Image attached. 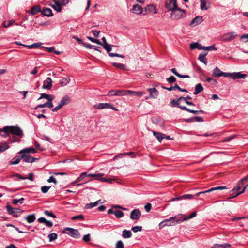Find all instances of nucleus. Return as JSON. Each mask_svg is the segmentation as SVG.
Segmentation results:
<instances>
[{"instance_id": "nucleus-1", "label": "nucleus", "mask_w": 248, "mask_h": 248, "mask_svg": "<svg viewBox=\"0 0 248 248\" xmlns=\"http://www.w3.org/2000/svg\"><path fill=\"white\" fill-rule=\"evenodd\" d=\"M10 134L22 137L23 135L22 130L18 126H6L3 129L0 128V135L3 137H8Z\"/></svg>"}, {"instance_id": "nucleus-2", "label": "nucleus", "mask_w": 248, "mask_h": 248, "mask_svg": "<svg viewBox=\"0 0 248 248\" xmlns=\"http://www.w3.org/2000/svg\"><path fill=\"white\" fill-rule=\"evenodd\" d=\"M182 100V97H180L177 99H173L170 102L169 105L172 107H177L183 110H186L194 114H199V113H204L203 110H194L193 109H190L185 106H180V104Z\"/></svg>"}, {"instance_id": "nucleus-3", "label": "nucleus", "mask_w": 248, "mask_h": 248, "mask_svg": "<svg viewBox=\"0 0 248 248\" xmlns=\"http://www.w3.org/2000/svg\"><path fill=\"white\" fill-rule=\"evenodd\" d=\"M186 16V11L178 7L171 11L170 17L173 20H179L185 17Z\"/></svg>"}, {"instance_id": "nucleus-4", "label": "nucleus", "mask_w": 248, "mask_h": 248, "mask_svg": "<svg viewBox=\"0 0 248 248\" xmlns=\"http://www.w3.org/2000/svg\"><path fill=\"white\" fill-rule=\"evenodd\" d=\"M180 222V220L176 219V217H171L169 219L164 220L159 223L158 226L159 229H162L165 226H173L176 224Z\"/></svg>"}, {"instance_id": "nucleus-5", "label": "nucleus", "mask_w": 248, "mask_h": 248, "mask_svg": "<svg viewBox=\"0 0 248 248\" xmlns=\"http://www.w3.org/2000/svg\"><path fill=\"white\" fill-rule=\"evenodd\" d=\"M62 233L67 234L73 238L78 239L80 238V234L79 231L75 229L66 227L62 231Z\"/></svg>"}, {"instance_id": "nucleus-6", "label": "nucleus", "mask_w": 248, "mask_h": 248, "mask_svg": "<svg viewBox=\"0 0 248 248\" xmlns=\"http://www.w3.org/2000/svg\"><path fill=\"white\" fill-rule=\"evenodd\" d=\"M6 209L8 213L15 217H18L23 212V210L19 208H13L8 204L6 206Z\"/></svg>"}, {"instance_id": "nucleus-7", "label": "nucleus", "mask_w": 248, "mask_h": 248, "mask_svg": "<svg viewBox=\"0 0 248 248\" xmlns=\"http://www.w3.org/2000/svg\"><path fill=\"white\" fill-rule=\"evenodd\" d=\"M93 107L94 108L97 109L110 108L115 111H118V109L115 107L110 103H100L98 104L94 105Z\"/></svg>"}, {"instance_id": "nucleus-8", "label": "nucleus", "mask_w": 248, "mask_h": 248, "mask_svg": "<svg viewBox=\"0 0 248 248\" xmlns=\"http://www.w3.org/2000/svg\"><path fill=\"white\" fill-rule=\"evenodd\" d=\"M70 102L69 97L67 96H64L63 97L59 103L58 105L52 109L53 112H57L58 110L60 109L63 106L65 105L69 104Z\"/></svg>"}, {"instance_id": "nucleus-9", "label": "nucleus", "mask_w": 248, "mask_h": 248, "mask_svg": "<svg viewBox=\"0 0 248 248\" xmlns=\"http://www.w3.org/2000/svg\"><path fill=\"white\" fill-rule=\"evenodd\" d=\"M237 35L234 32L225 33L220 37V40L223 42H229L234 39Z\"/></svg>"}, {"instance_id": "nucleus-10", "label": "nucleus", "mask_w": 248, "mask_h": 248, "mask_svg": "<svg viewBox=\"0 0 248 248\" xmlns=\"http://www.w3.org/2000/svg\"><path fill=\"white\" fill-rule=\"evenodd\" d=\"M177 7L176 0H167L165 2V8L169 11H172Z\"/></svg>"}, {"instance_id": "nucleus-11", "label": "nucleus", "mask_w": 248, "mask_h": 248, "mask_svg": "<svg viewBox=\"0 0 248 248\" xmlns=\"http://www.w3.org/2000/svg\"><path fill=\"white\" fill-rule=\"evenodd\" d=\"M229 77L233 79H242L245 78L247 77V75L242 74L241 72H234L232 73H229L228 77Z\"/></svg>"}, {"instance_id": "nucleus-12", "label": "nucleus", "mask_w": 248, "mask_h": 248, "mask_svg": "<svg viewBox=\"0 0 248 248\" xmlns=\"http://www.w3.org/2000/svg\"><path fill=\"white\" fill-rule=\"evenodd\" d=\"M21 154H22L21 158L23 159L24 161L27 163H32L35 160L38 159L37 158L32 157L31 155L28 154L21 153Z\"/></svg>"}, {"instance_id": "nucleus-13", "label": "nucleus", "mask_w": 248, "mask_h": 248, "mask_svg": "<svg viewBox=\"0 0 248 248\" xmlns=\"http://www.w3.org/2000/svg\"><path fill=\"white\" fill-rule=\"evenodd\" d=\"M125 90H111L109 91L108 95V96H124L125 95Z\"/></svg>"}, {"instance_id": "nucleus-14", "label": "nucleus", "mask_w": 248, "mask_h": 248, "mask_svg": "<svg viewBox=\"0 0 248 248\" xmlns=\"http://www.w3.org/2000/svg\"><path fill=\"white\" fill-rule=\"evenodd\" d=\"M229 73H225L222 72L217 67H216L213 72V75L216 77H220L224 76L225 77H228Z\"/></svg>"}, {"instance_id": "nucleus-15", "label": "nucleus", "mask_w": 248, "mask_h": 248, "mask_svg": "<svg viewBox=\"0 0 248 248\" xmlns=\"http://www.w3.org/2000/svg\"><path fill=\"white\" fill-rule=\"evenodd\" d=\"M104 175V174H101V173H97V174H87V177H95V179L98 180H100L103 182H109V179H107L106 178H103L102 176Z\"/></svg>"}, {"instance_id": "nucleus-16", "label": "nucleus", "mask_w": 248, "mask_h": 248, "mask_svg": "<svg viewBox=\"0 0 248 248\" xmlns=\"http://www.w3.org/2000/svg\"><path fill=\"white\" fill-rule=\"evenodd\" d=\"M141 216V212L139 209L133 210L130 214V217L132 220H137Z\"/></svg>"}, {"instance_id": "nucleus-17", "label": "nucleus", "mask_w": 248, "mask_h": 248, "mask_svg": "<svg viewBox=\"0 0 248 248\" xmlns=\"http://www.w3.org/2000/svg\"><path fill=\"white\" fill-rule=\"evenodd\" d=\"M11 177H16L15 180H17V181H18V180H19L20 179H21V180L29 179V180H30L31 181H33V173H30L29 174V176L28 177H23V176H22V175H21L20 174H16L15 175H13Z\"/></svg>"}, {"instance_id": "nucleus-18", "label": "nucleus", "mask_w": 248, "mask_h": 248, "mask_svg": "<svg viewBox=\"0 0 248 248\" xmlns=\"http://www.w3.org/2000/svg\"><path fill=\"white\" fill-rule=\"evenodd\" d=\"M52 86V81L50 78L48 77L44 81L42 88L44 89L50 90Z\"/></svg>"}, {"instance_id": "nucleus-19", "label": "nucleus", "mask_w": 248, "mask_h": 248, "mask_svg": "<svg viewBox=\"0 0 248 248\" xmlns=\"http://www.w3.org/2000/svg\"><path fill=\"white\" fill-rule=\"evenodd\" d=\"M203 21L202 16H197L194 18L190 23V25L192 26H196Z\"/></svg>"}, {"instance_id": "nucleus-20", "label": "nucleus", "mask_w": 248, "mask_h": 248, "mask_svg": "<svg viewBox=\"0 0 248 248\" xmlns=\"http://www.w3.org/2000/svg\"><path fill=\"white\" fill-rule=\"evenodd\" d=\"M131 10L135 14L140 15L143 11V8L140 5L137 4L133 6V8Z\"/></svg>"}, {"instance_id": "nucleus-21", "label": "nucleus", "mask_w": 248, "mask_h": 248, "mask_svg": "<svg viewBox=\"0 0 248 248\" xmlns=\"http://www.w3.org/2000/svg\"><path fill=\"white\" fill-rule=\"evenodd\" d=\"M150 93V97L153 98H156L158 95V91L155 88H151L147 89Z\"/></svg>"}, {"instance_id": "nucleus-22", "label": "nucleus", "mask_w": 248, "mask_h": 248, "mask_svg": "<svg viewBox=\"0 0 248 248\" xmlns=\"http://www.w3.org/2000/svg\"><path fill=\"white\" fill-rule=\"evenodd\" d=\"M38 221L41 223H44L45 225L48 227H52L53 226V223L50 221L47 220L45 217H41L38 219Z\"/></svg>"}, {"instance_id": "nucleus-23", "label": "nucleus", "mask_w": 248, "mask_h": 248, "mask_svg": "<svg viewBox=\"0 0 248 248\" xmlns=\"http://www.w3.org/2000/svg\"><path fill=\"white\" fill-rule=\"evenodd\" d=\"M47 107L48 108H52L53 107V104L52 103V101H48L47 102L45 103L44 104H39L37 105L36 107L34 108V109H37L39 108H44Z\"/></svg>"}, {"instance_id": "nucleus-24", "label": "nucleus", "mask_w": 248, "mask_h": 248, "mask_svg": "<svg viewBox=\"0 0 248 248\" xmlns=\"http://www.w3.org/2000/svg\"><path fill=\"white\" fill-rule=\"evenodd\" d=\"M41 13L44 16L47 17H50L53 16L52 10L48 8H44L41 11Z\"/></svg>"}, {"instance_id": "nucleus-25", "label": "nucleus", "mask_w": 248, "mask_h": 248, "mask_svg": "<svg viewBox=\"0 0 248 248\" xmlns=\"http://www.w3.org/2000/svg\"><path fill=\"white\" fill-rule=\"evenodd\" d=\"M153 134L154 136H155L157 138L158 141L159 142H161L162 141V140L164 138H165V134H162L161 133L153 131Z\"/></svg>"}, {"instance_id": "nucleus-26", "label": "nucleus", "mask_w": 248, "mask_h": 248, "mask_svg": "<svg viewBox=\"0 0 248 248\" xmlns=\"http://www.w3.org/2000/svg\"><path fill=\"white\" fill-rule=\"evenodd\" d=\"M193 197H194L193 195L185 194V195H183L181 196L173 198L172 199V201H178V200H182V199H186H186H193Z\"/></svg>"}, {"instance_id": "nucleus-27", "label": "nucleus", "mask_w": 248, "mask_h": 248, "mask_svg": "<svg viewBox=\"0 0 248 248\" xmlns=\"http://www.w3.org/2000/svg\"><path fill=\"white\" fill-rule=\"evenodd\" d=\"M42 98H45L48 101H53V100L54 99V97L53 95L47 94L46 93H41L40 94V97L38 98V100H40Z\"/></svg>"}, {"instance_id": "nucleus-28", "label": "nucleus", "mask_w": 248, "mask_h": 248, "mask_svg": "<svg viewBox=\"0 0 248 248\" xmlns=\"http://www.w3.org/2000/svg\"><path fill=\"white\" fill-rule=\"evenodd\" d=\"M36 153V150L33 148V147H29L27 148L23 149V150H21L20 152H18V154H21V153Z\"/></svg>"}, {"instance_id": "nucleus-29", "label": "nucleus", "mask_w": 248, "mask_h": 248, "mask_svg": "<svg viewBox=\"0 0 248 248\" xmlns=\"http://www.w3.org/2000/svg\"><path fill=\"white\" fill-rule=\"evenodd\" d=\"M41 11L42 10L40 6L35 5L31 8L30 13L31 15H34L39 12H41Z\"/></svg>"}, {"instance_id": "nucleus-30", "label": "nucleus", "mask_w": 248, "mask_h": 248, "mask_svg": "<svg viewBox=\"0 0 248 248\" xmlns=\"http://www.w3.org/2000/svg\"><path fill=\"white\" fill-rule=\"evenodd\" d=\"M54 4H51V7L56 11L60 12L62 9V5L60 4V3L59 2L58 0H54Z\"/></svg>"}, {"instance_id": "nucleus-31", "label": "nucleus", "mask_w": 248, "mask_h": 248, "mask_svg": "<svg viewBox=\"0 0 248 248\" xmlns=\"http://www.w3.org/2000/svg\"><path fill=\"white\" fill-rule=\"evenodd\" d=\"M145 10L147 12L153 13L154 14L157 13V11L155 7L153 5H149L145 8Z\"/></svg>"}, {"instance_id": "nucleus-32", "label": "nucleus", "mask_w": 248, "mask_h": 248, "mask_svg": "<svg viewBox=\"0 0 248 248\" xmlns=\"http://www.w3.org/2000/svg\"><path fill=\"white\" fill-rule=\"evenodd\" d=\"M203 90V88L202 87V84L201 83L197 84L195 88V91L194 92V94L196 95L200 93Z\"/></svg>"}, {"instance_id": "nucleus-33", "label": "nucleus", "mask_w": 248, "mask_h": 248, "mask_svg": "<svg viewBox=\"0 0 248 248\" xmlns=\"http://www.w3.org/2000/svg\"><path fill=\"white\" fill-rule=\"evenodd\" d=\"M122 236L124 238H129L132 236V232L130 230H124L122 232Z\"/></svg>"}, {"instance_id": "nucleus-34", "label": "nucleus", "mask_w": 248, "mask_h": 248, "mask_svg": "<svg viewBox=\"0 0 248 248\" xmlns=\"http://www.w3.org/2000/svg\"><path fill=\"white\" fill-rule=\"evenodd\" d=\"M171 71L175 75H176V76L178 77L179 78H190V77L189 76L187 75H181L179 73H178L176 69L173 68H172L171 69Z\"/></svg>"}, {"instance_id": "nucleus-35", "label": "nucleus", "mask_w": 248, "mask_h": 248, "mask_svg": "<svg viewBox=\"0 0 248 248\" xmlns=\"http://www.w3.org/2000/svg\"><path fill=\"white\" fill-rule=\"evenodd\" d=\"M26 220L29 223H31L34 222L36 219V217L34 214H31L28 215L26 218Z\"/></svg>"}, {"instance_id": "nucleus-36", "label": "nucleus", "mask_w": 248, "mask_h": 248, "mask_svg": "<svg viewBox=\"0 0 248 248\" xmlns=\"http://www.w3.org/2000/svg\"><path fill=\"white\" fill-rule=\"evenodd\" d=\"M206 54H207L206 53V54H201L199 55V56L198 57V59L201 62H202L204 64H205V65H206L207 64V58L205 57Z\"/></svg>"}, {"instance_id": "nucleus-37", "label": "nucleus", "mask_w": 248, "mask_h": 248, "mask_svg": "<svg viewBox=\"0 0 248 248\" xmlns=\"http://www.w3.org/2000/svg\"><path fill=\"white\" fill-rule=\"evenodd\" d=\"M9 148L7 142L0 143V152H3Z\"/></svg>"}, {"instance_id": "nucleus-38", "label": "nucleus", "mask_w": 248, "mask_h": 248, "mask_svg": "<svg viewBox=\"0 0 248 248\" xmlns=\"http://www.w3.org/2000/svg\"><path fill=\"white\" fill-rule=\"evenodd\" d=\"M9 148L7 142L0 143V152H3Z\"/></svg>"}, {"instance_id": "nucleus-39", "label": "nucleus", "mask_w": 248, "mask_h": 248, "mask_svg": "<svg viewBox=\"0 0 248 248\" xmlns=\"http://www.w3.org/2000/svg\"><path fill=\"white\" fill-rule=\"evenodd\" d=\"M70 79L69 78H63L60 80V84L62 86H64L70 82Z\"/></svg>"}, {"instance_id": "nucleus-40", "label": "nucleus", "mask_w": 248, "mask_h": 248, "mask_svg": "<svg viewBox=\"0 0 248 248\" xmlns=\"http://www.w3.org/2000/svg\"><path fill=\"white\" fill-rule=\"evenodd\" d=\"M112 65L116 67L118 69H122V70H125L126 66L125 65L120 63L113 62Z\"/></svg>"}, {"instance_id": "nucleus-41", "label": "nucleus", "mask_w": 248, "mask_h": 248, "mask_svg": "<svg viewBox=\"0 0 248 248\" xmlns=\"http://www.w3.org/2000/svg\"><path fill=\"white\" fill-rule=\"evenodd\" d=\"M48 238L50 242H52L58 238V235L56 233H51L48 235Z\"/></svg>"}, {"instance_id": "nucleus-42", "label": "nucleus", "mask_w": 248, "mask_h": 248, "mask_svg": "<svg viewBox=\"0 0 248 248\" xmlns=\"http://www.w3.org/2000/svg\"><path fill=\"white\" fill-rule=\"evenodd\" d=\"M87 177V173L84 172H82L80 176L77 178L76 181L73 183V184H75L77 182H79L83 180L85 177Z\"/></svg>"}, {"instance_id": "nucleus-43", "label": "nucleus", "mask_w": 248, "mask_h": 248, "mask_svg": "<svg viewBox=\"0 0 248 248\" xmlns=\"http://www.w3.org/2000/svg\"><path fill=\"white\" fill-rule=\"evenodd\" d=\"M99 201L100 200L96 201L94 202H91L90 203H88L86 205L85 207L87 209H91L93 207H95L98 204Z\"/></svg>"}, {"instance_id": "nucleus-44", "label": "nucleus", "mask_w": 248, "mask_h": 248, "mask_svg": "<svg viewBox=\"0 0 248 248\" xmlns=\"http://www.w3.org/2000/svg\"><path fill=\"white\" fill-rule=\"evenodd\" d=\"M196 215H197V213H196V211L193 212L187 217H185L183 219H182L181 220H180V222L183 221H186V220H187L190 219L191 218H192L194 217H196Z\"/></svg>"}, {"instance_id": "nucleus-45", "label": "nucleus", "mask_w": 248, "mask_h": 248, "mask_svg": "<svg viewBox=\"0 0 248 248\" xmlns=\"http://www.w3.org/2000/svg\"><path fill=\"white\" fill-rule=\"evenodd\" d=\"M21 159V158L19 157H15L10 162V164H11V165L17 164L20 162Z\"/></svg>"}, {"instance_id": "nucleus-46", "label": "nucleus", "mask_w": 248, "mask_h": 248, "mask_svg": "<svg viewBox=\"0 0 248 248\" xmlns=\"http://www.w3.org/2000/svg\"><path fill=\"white\" fill-rule=\"evenodd\" d=\"M200 8L202 10H206L208 9V7H206V0H200Z\"/></svg>"}, {"instance_id": "nucleus-47", "label": "nucleus", "mask_w": 248, "mask_h": 248, "mask_svg": "<svg viewBox=\"0 0 248 248\" xmlns=\"http://www.w3.org/2000/svg\"><path fill=\"white\" fill-rule=\"evenodd\" d=\"M24 200L25 199L24 198H21L19 199H14L12 200V203L14 205H17L18 203L22 204Z\"/></svg>"}, {"instance_id": "nucleus-48", "label": "nucleus", "mask_w": 248, "mask_h": 248, "mask_svg": "<svg viewBox=\"0 0 248 248\" xmlns=\"http://www.w3.org/2000/svg\"><path fill=\"white\" fill-rule=\"evenodd\" d=\"M227 189V187L226 186H217V187H216L211 188L209 189V190H206V192H212L214 190H223V189Z\"/></svg>"}, {"instance_id": "nucleus-49", "label": "nucleus", "mask_w": 248, "mask_h": 248, "mask_svg": "<svg viewBox=\"0 0 248 248\" xmlns=\"http://www.w3.org/2000/svg\"><path fill=\"white\" fill-rule=\"evenodd\" d=\"M231 246L230 244L225 243L223 244H215L213 247V248H226L227 247H230Z\"/></svg>"}, {"instance_id": "nucleus-50", "label": "nucleus", "mask_w": 248, "mask_h": 248, "mask_svg": "<svg viewBox=\"0 0 248 248\" xmlns=\"http://www.w3.org/2000/svg\"><path fill=\"white\" fill-rule=\"evenodd\" d=\"M114 214L115 215L116 217L118 218H120L124 216V213L122 211L120 210H116L114 212Z\"/></svg>"}, {"instance_id": "nucleus-51", "label": "nucleus", "mask_w": 248, "mask_h": 248, "mask_svg": "<svg viewBox=\"0 0 248 248\" xmlns=\"http://www.w3.org/2000/svg\"><path fill=\"white\" fill-rule=\"evenodd\" d=\"M241 187L237 185V186L235 187H234L232 190L231 193L230 194L231 195H232V197L233 196L232 195L234 194H235L234 195H235L238 192H239V191Z\"/></svg>"}, {"instance_id": "nucleus-52", "label": "nucleus", "mask_w": 248, "mask_h": 248, "mask_svg": "<svg viewBox=\"0 0 248 248\" xmlns=\"http://www.w3.org/2000/svg\"><path fill=\"white\" fill-rule=\"evenodd\" d=\"M103 46V48L107 51V52H109L111 50V45L106 43L105 44L101 45Z\"/></svg>"}, {"instance_id": "nucleus-53", "label": "nucleus", "mask_w": 248, "mask_h": 248, "mask_svg": "<svg viewBox=\"0 0 248 248\" xmlns=\"http://www.w3.org/2000/svg\"><path fill=\"white\" fill-rule=\"evenodd\" d=\"M40 46V44L38 43H36L32 44L31 45H24V46L27 47L29 49H32L33 48H37Z\"/></svg>"}, {"instance_id": "nucleus-54", "label": "nucleus", "mask_w": 248, "mask_h": 248, "mask_svg": "<svg viewBox=\"0 0 248 248\" xmlns=\"http://www.w3.org/2000/svg\"><path fill=\"white\" fill-rule=\"evenodd\" d=\"M164 89L167 90L168 91H171L173 90L178 89V85L177 84H175L174 86H171L170 87H166L165 86L162 87Z\"/></svg>"}, {"instance_id": "nucleus-55", "label": "nucleus", "mask_w": 248, "mask_h": 248, "mask_svg": "<svg viewBox=\"0 0 248 248\" xmlns=\"http://www.w3.org/2000/svg\"><path fill=\"white\" fill-rule=\"evenodd\" d=\"M15 20H11L9 21H4L3 22V25L4 27L7 28L10 27L11 25L15 23Z\"/></svg>"}, {"instance_id": "nucleus-56", "label": "nucleus", "mask_w": 248, "mask_h": 248, "mask_svg": "<svg viewBox=\"0 0 248 248\" xmlns=\"http://www.w3.org/2000/svg\"><path fill=\"white\" fill-rule=\"evenodd\" d=\"M245 190H248V184L243 187V189L241 191L238 192L235 195H234L233 197H232L231 198L236 197L238 195L244 193ZM231 199V198H228V199Z\"/></svg>"}, {"instance_id": "nucleus-57", "label": "nucleus", "mask_w": 248, "mask_h": 248, "mask_svg": "<svg viewBox=\"0 0 248 248\" xmlns=\"http://www.w3.org/2000/svg\"><path fill=\"white\" fill-rule=\"evenodd\" d=\"M44 214L46 216L52 217L54 218L56 217V216L52 212L48 210H45L44 211Z\"/></svg>"}, {"instance_id": "nucleus-58", "label": "nucleus", "mask_w": 248, "mask_h": 248, "mask_svg": "<svg viewBox=\"0 0 248 248\" xmlns=\"http://www.w3.org/2000/svg\"><path fill=\"white\" fill-rule=\"evenodd\" d=\"M20 141V140L19 138H16L15 136H13L10 137L8 140V142L13 143L18 142H19Z\"/></svg>"}, {"instance_id": "nucleus-59", "label": "nucleus", "mask_w": 248, "mask_h": 248, "mask_svg": "<svg viewBox=\"0 0 248 248\" xmlns=\"http://www.w3.org/2000/svg\"><path fill=\"white\" fill-rule=\"evenodd\" d=\"M87 38H88V39H89V40H90L91 42H92L93 43H96V44L100 45H102V43L98 39L93 38L90 36H87Z\"/></svg>"}, {"instance_id": "nucleus-60", "label": "nucleus", "mask_w": 248, "mask_h": 248, "mask_svg": "<svg viewBox=\"0 0 248 248\" xmlns=\"http://www.w3.org/2000/svg\"><path fill=\"white\" fill-rule=\"evenodd\" d=\"M84 217L82 215H79L75 216H73L71 217V219L72 220H75L77 219H79L80 220H84Z\"/></svg>"}, {"instance_id": "nucleus-61", "label": "nucleus", "mask_w": 248, "mask_h": 248, "mask_svg": "<svg viewBox=\"0 0 248 248\" xmlns=\"http://www.w3.org/2000/svg\"><path fill=\"white\" fill-rule=\"evenodd\" d=\"M206 81L210 83L213 85H215L217 83L216 79H213V78H209V77H208L206 78Z\"/></svg>"}, {"instance_id": "nucleus-62", "label": "nucleus", "mask_w": 248, "mask_h": 248, "mask_svg": "<svg viewBox=\"0 0 248 248\" xmlns=\"http://www.w3.org/2000/svg\"><path fill=\"white\" fill-rule=\"evenodd\" d=\"M240 40L244 43L248 42V34H244L241 35L240 38Z\"/></svg>"}, {"instance_id": "nucleus-63", "label": "nucleus", "mask_w": 248, "mask_h": 248, "mask_svg": "<svg viewBox=\"0 0 248 248\" xmlns=\"http://www.w3.org/2000/svg\"><path fill=\"white\" fill-rule=\"evenodd\" d=\"M166 80L169 83H172L176 81V78L173 76H171L168 78H167Z\"/></svg>"}, {"instance_id": "nucleus-64", "label": "nucleus", "mask_w": 248, "mask_h": 248, "mask_svg": "<svg viewBox=\"0 0 248 248\" xmlns=\"http://www.w3.org/2000/svg\"><path fill=\"white\" fill-rule=\"evenodd\" d=\"M124 245L121 240L118 241L116 244V248H124Z\"/></svg>"}]
</instances>
